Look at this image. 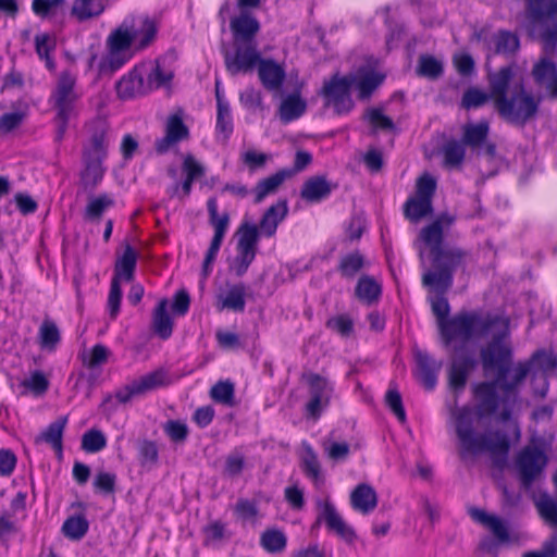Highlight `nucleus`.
<instances>
[{"label":"nucleus","instance_id":"obj_51","mask_svg":"<svg viewBox=\"0 0 557 557\" xmlns=\"http://www.w3.org/2000/svg\"><path fill=\"white\" fill-rule=\"evenodd\" d=\"M364 120H367L373 127L374 131H394L395 124L391 117L384 115L382 110L379 108H370L364 113Z\"/></svg>","mask_w":557,"mask_h":557},{"label":"nucleus","instance_id":"obj_33","mask_svg":"<svg viewBox=\"0 0 557 557\" xmlns=\"http://www.w3.org/2000/svg\"><path fill=\"white\" fill-rule=\"evenodd\" d=\"M304 379L308 383L310 397L330 404L333 386L327 379L317 373L305 374Z\"/></svg>","mask_w":557,"mask_h":557},{"label":"nucleus","instance_id":"obj_30","mask_svg":"<svg viewBox=\"0 0 557 557\" xmlns=\"http://www.w3.org/2000/svg\"><path fill=\"white\" fill-rule=\"evenodd\" d=\"M557 74V63L547 57L540 58L532 66L531 76L534 84L542 88L549 85Z\"/></svg>","mask_w":557,"mask_h":557},{"label":"nucleus","instance_id":"obj_6","mask_svg":"<svg viewBox=\"0 0 557 557\" xmlns=\"http://www.w3.org/2000/svg\"><path fill=\"white\" fill-rule=\"evenodd\" d=\"M89 129L90 139L83 150L84 170L81 174V182L86 190H92L102 181V162L107 157L109 126L104 120L98 119L90 123Z\"/></svg>","mask_w":557,"mask_h":557},{"label":"nucleus","instance_id":"obj_20","mask_svg":"<svg viewBox=\"0 0 557 557\" xmlns=\"http://www.w3.org/2000/svg\"><path fill=\"white\" fill-rule=\"evenodd\" d=\"M336 185L326 180L325 176H312L308 178L300 190L304 200L314 203L326 199Z\"/></svg>","mask_w":557,"mask_h":557},{"label":"nucleus","instance_id":"obj_18","mask_svg":"<svg viewBox=\"0 0 557 557\" xmlns=\"http://www.w3.org/2000/svg\"><path fill=\"white\" fill-rule=\"evenodd\" d=\"M354 81L352 87L358 92L360 100H368L372 94L382 85L385 76L373 70L360 69L356 74L347 75Z\"/></svg>","mask_w":557,"mask_h":557},{"label":"nucleus","instance_id":"obj_22","mask_svg":"<svg viewBox=\"0 0 557 557\" xmlns=\"http://www.w3.org/2000/svg\"><path fill=\"white\" fill-rule=\"evenodd\" d=\"M293 176V171L283 169L259 181L253 189L255 202L260 203L265 197L275 194L285 180Z\"/></svg>","mask_w":557,"mask_h":557},{"label":"nucleus","instance_id":"obj_1","mask_svg":"<svg viewBox=\"0 0 557 557\" xmlns=\"http://www.w3.org/2000/svg\"><path fill=\"white\" fill-rule=\"evenodd\" d=\"M532 367L531 361L519 362L513 368L510 380L507 375L496 376L491 381L473 383L472 396L475 400V411L463 406L451 411L455 421V431L459 441V456L465 459L468 455L490 453L493 466L504 468L510 450V438L506 432L495 430L490 433H480L474 429V416L478 418H494L497 422L513 426L517 440L521 432L518 422L513 419V411L519 401V387L527 379Z\"/></svg>","mask_w":557,"mask_h":557},{"label":"nucleus","instance_id":"obj_37","mask_svg":"<svg viewBox=\"0 0 557 557\" xmlns=\"http://www.w3.org/2000/svg\"><path fill=\"white\" fill-rule=\"evenodd\" d=\"M89 522L84 515L70 516L62 524L63 535L72 541L82 540L88 532Z\"/></svg>","mask_w":557,"mask_h":557},{"label":"nucleus","instance_id":"obj_64","mask_svg":"<svg viewBox=\"0 0 557 557\" xmlns=\"http://www.w3.org/2000/svg\"><path fill=\"white\" fill-rule=\"evenodd\" d=\"M366 227L367 221L364 216L361 214L354 215L346 227L347 238L351 242L359 240Z\"/></svg>","mask_w":557,"mask_h":557},{"label":"nucleus","instance_id":"obj_54","mask_svg":"<svg viewBox=\"0 0 557 557\" xmlns=\"http://www.w3.org/2000/svg\"><path fill=\"white\" fill-rule=\"evenodd\" d=\"M109 349L102 345H95L89 352H85L83 356V364L89 369L98 368L108 361Z\"/></svg>","mask_w":557,"mask_h":557},{"label":"nucleus","instance_id":"obj_41","mask_svg":"<svg viewBox=\"0 0 557 557\" xmlns=\"http://www.w3.org/2000/svg\"><path fill=\"white\" fill-rule=\"evenodd\" d=\"M210 397L218 404L234 406L235 405V386L230 381H219L210 389Z\"/></svg>","mask_w":557,"mask_h":557},{"label":"nucleus","instance_id":"obj_52","mask_svg":"<svg viewBox=\"0 0 557 557\" xmlns=\"http://www.w3.org/2000/svg\"><path fill=\"white\" fill-rule=\"evenodd\" d=\"M165 133L174 141L184 140L189 136L188 127L184 124L183 117L180 114L169 116L165 125Z\"/></svg>","mask_w":557,"mask_h":557},{"label":"nucleus","instance_id":"obj_48","mask_svg":"<svg viewBox=\"0 0 557 557\" xmlns=\"http://www.w3.org/2000/svg\"><path fill=\"white\" fill-rule=\"evenodd\" d=\"M107 445V438L100 430H89L82 437V449L86 453H98Z\"/></svg>","mask_w":557,"mask_h":557},{"label":"nucleus","instance_id":"obj_45","mask_svg":"<svg viewBox=\"0 0 557 557\" xmlns=\"http://www.w3.org/2000/svg\"><path fill=\"white\" fill-rule=\"evenodd\" d=\"M520 46L517 35L508 30H499L495 37V51L499 54H513Z\"/></svg>","mask_w":557,"mask_h":557},{"label":"nucleus","instance_id":"obj_38","mask_svg":"<svg viewBox=\"0 0 557 557\" xmlns=\"http://www.w3.org/2000/svg\"><path fill=\"white\" fill-rule=\"evenodd\" d=\"M366 259L359 251L341 257L337 271L345 278H354L364 267Z\"/></svg>","mask_w":557,"mask_h":557},{"label":"nucleus","instance_id":"obj_2","mask_svg":"<svg viewBox=\"0 0 557 557\" xmlns=\"http://www.w3.org/2000/svg\"><path fill=\"white\" fill-rule=\"evenodd\" d=\"M512 78L511 66H503L497 72L488 74L492 100L495 110L505 122L524 127L537 116L543 97L527 91L522 83L516 84L509 91Z\"/></svg>","mask_w":557,"mask_h":557},{"label":"nucleus","instance_id":"obj_10","mask_svg":"<svg viewBox=\"0 0 557 557\" xmlns=\"http://www.w3.org/2000/svg\"><path fill=\"white\" fill-rule=\"evenodd\" d=\"M315 507L318 515L312 529L318 528L323 522L329 532L335 534L346 544L351 545L356 542V531L343 519L329 497L317 499Z\"/></svg>","mask_w":557,"mask_h":557},{"label":"nucleus","instance_id":"obj_46","mask_svg":"<svg viewBox=\"0 0 557 557\" xmlns=\"http://www.w3.org/2000/svg\"><path fill=\"white\" fill-rule=\"evenodd\" d=\"M490 99H492L491 87L488 94L476 87H470L463 92L461 107L467 110L476 109L484 106Z\"/></svg>","mask_w":557,"mask_h":557},{"label":"nucleus","instance_id":"obj_26","mask_svg":"<svg viewBox=\"0 0 557 557\" xmlns=\"http://www.w3.org/2000/svg\"><path fill=\"white\" fill-rule=\"evenodd\" d=\"M207 209L209 213V222L214 230V235L210 244H221L224 235L228 228L230 215L227 212L219 214L216 198L211 197L207 201Z\"/></svg>","mask_w":557,"mask_h":557},{"label":"nucleus","instance_id":"obj_53","mask_svg":"<svg viewBox=\"0 0 557 557\" xmlns=\"http://www.w3.org/2000/svg\"><path fill=\"white\" fill-rule=\"evenodd\" d=\"M145 74H147L149 91L164 86L173 78V73L171 71L163 70L159 62H156L149 72L146 71Z\"/></svg>","mask_w":557,"mask_h":557},{"label":"nucleus","instance_id":"obj_21","mask_svg":"<svg viewBox=\"0 0 557 557\" xmlns=\"http://www.w3.org/2000/svg\"><path fill=\"white\" fill-rule=\"evenodd\" d=\"M350 505L354 510L362 515H368L372 512L377 505V494L371 485L360 483L350 493Z\"/></svg>","mask_w":557,"mask_h":557},{"label":"nucleus","instance_id":"obj_44","mask_svg":"<svg viewBox=\"0 0 557 557\" xmlns=\"http://www.w3.org/2000/svg\"><path fill=\"white\" fill-rule=\"evenodd\" d=\"M113 203V199L106 194L98 197H91L85 209V218L90 221H98L106 209L112 207Z\"/></svg>","mask_w":557,"mask_h":557},{"label":"nucleus","instance_id":"obj_61","mask_svg":"<svg viewBox=\"0 0 557 557\" xmlns=\"http://www.w3.org/2000/svg\"><path fill=\"white\" fill-rule=\"evenodd\" d=\"M385 403L400 422L406 421V411L403 406L400 393L395 388H389L385 395Z\"/></svg>","mask_w":557,"mask_h":557},{"label":"nucleus","instance_id":"obj_28","mask_svg":"<svg viewBox=\"0 0 557 557\" xmlns=\"http://www.w3.org/2000/svg\"><path fill=\"white\" fill-rule=\"evenodd\" d=\"M490 133V125L486 121L479 123H467L462 126L461 141L472 149L480 148L485 144Z\"/></svg>","mask_w":557,"mask_h":557},{"label":"nucleus","instance_id":"obj_58","mask_svg":"<svg viewBox=\"0 0 557 557\" xmlns=\"http://www.w3.org/2000/svg\"><path fill=\"white\" fill-rule=\"evenodd\" d=\"M236 236L238 237L237 244H256L257 240L263 237L258 225L249 222H243L239 225Z\"/></svg>","mask_w":557,"mask_h":557},{"label":"nucleus","instance_id":"obj_7","mask_svg":"<svg viewBox=\"0 0 557 557\" xmlns=\"http://www.w3.org/2000/svg\"><path fill=\"white\" fill-rule=\"evenodd\" d=\"M495 313L482 314L476 311H463L441 322L438 327L444 345L449 346L455 339L467 342L473 336L485 337L493 324Z\"/></svg>","mask_w":557,"mask_h":557},{"label":"nucleus","instance_id":"obj_55","mask_svg":"<svg viewBox=\"0 0 557 557\" xmlns=\"http://www.w3.org/2000/svg\"><path fill=\"white\" fill-rule=\"evenodd\" d=\"M301 469L308 478L314 481L319 480L321 476V466L318 456L310 446L306 447Z\"/></svg>","mask_w":557,"mask_h":557},{"label":"nucleus","instance_id":"obj_60","mask_svg":"<svg viewBox=\"0 0 557 557\" xmlns=\"http://www.w3.org/2000/svg\"><path fill=\"white\" fill-rule=\"evenodd\" d=\"M529 361H531V367L535 364L543 372L553 371L557 368V358L545 350L535 351Z\"/></svg>","mask_w":557,"mask_h":557},{"label":"nucleus","instance_id":"obj_9","mask_svg":"<svg viewBox=\"0 0 557 557\" xmlns=\"http://www.w3.org/2000/svg\"><path fill=\"white\" fill-rule=\"evenodd\" d=\"M547 463L548 457L543 447L531 444L522 447L515 459L521 486L524 490L531 488L543 475Z\"/></svg>","mask_w":557,"mask_h":557},{"label":"nucleus","instance_id":"obj_12","mask_svg":"<svg viewBox=\"0 0 557 557\" xmlns=\"http://www.w3.org/2000/svg\"><path fill=\"white\" fill-rule=\"evenodd\" d=\"M534 506L540 518L549 528L557 529V499L543 493L534 502ZM544 557H556L557 555V533L550 535L539 550Z\"/></svg>","mask_w":557,"mask_h":557},{"label":"nucleus","instance_id":"obj_19","mask_svg":"<svg viewBox=\"0 0 557 557\" xmlns=\"http://www.w3.org/2000/svg\"><path fill=\"white\" fill-rule=\"evenodd\" d=\"M288 206L286 200H278L270 206L263 213L258 227L263 237H271L275 234L277 225L286 218Z\"/></svg>","mask_w":557,"mask_h":557},{"label":"nucleus","instance_id":"obj_31","mask_svg":"<svg viewBox=\"0 0 557 557\" xmlns=\"http://www.w3.org/2000/svg\"><path fill=\"white\" fill-rule=\"evenodd\" d=\"M307 103L298 92L288 95L283 99L278 109V115L282 122L289 123L299 119L306 111Z\"/></svg>","mask_w":557,"mask_h":557},{"label":"nucleus","instance_id":"obj_17","mask_svg":"<svg viewBox=\"0 0 557 557\" xmlns=\"http://www.w3.org/2000/svg\"><path fill=\"white\" fill-rule=\"evenodd\" d=\"M417 379L426 391H433L437 384V374L442 368V361H436L425 351L416 354Z\"/></svg>","mask_w":557,"mask_h":557},{"label":"nucleus","instance_id":"obj_49","mask_svg":"<svg viewBox=\"0 0 557 557\" xmlns=\"http://www.w3.org/2000/svg\"><path fill=\"white\" fill-rule=\"evenodd\" d=\"M216 132L218 134H222L223 141H226V139L233 132V123L228 104L223 102L222 100H219Z\"/></svg>","mask_w":557,"mask_h":557},{"label":"nucleus","instance_id":"obj_15","mask_svg":"<svg viewBox=\"0 0 557 557\" xmlns=\"http://www.w3.org/2000/svg\"><path fill=\"white\" fill-rule=\"evenodd\" d=\"M258 69V77L262 86L270 91L278 90L285 81V69L273 59H263L259 53V59L255 63Z\"/></svg>","mask_w":557,"mask_h":557},{"label":"nucleus","instance_id":"obj_24","mask_svg":"<svg viewBox=\"0 0 557 557\" xmlns=\"http://www.w3.org/2000/svg\"><path fill=\"white\" fill-rule=\"evenodd\" d=\"M453 223L454 218L442 214L421 231L420 237L424 244H442Z\"/></svg>","mask_w":557,"mask_h":557},{"label":"nucleus","instance_id":"obj_57","mask_svg":"<svg viewBox=\"0 0 557 557\" xmlns=\"http://www.w3.org/2000/svg\"><path fill=\"white\" fill-rule=\"evenodd\" d=\"M416 187L417 191L414 197L432 202V198L436 190V181L432 175L428 173L421 175L417 180Z\"/></svg>","mask_w":557,"mask_h":557},{"label":"nucleus","instance_id":"obj_43","mask_svg":"<svg viewBox=\"0 0 557 557\" xmlns=\"http://www.w3.org/2000/svg\"><path fill=\"white\" fill-rule=\"evenodd\" d=\"M39 344L45 349H54L61 341L57 324L49 319L44 320L39 327Z\"/></svg>","mask_w":557,"mask_h":557},{"label":"nucleus","instance_id":"obj_40","mask_svg":"<svg viewBox=\"0 0 557 557\" xmlns=\"http://www.w3.org/2000/svg\"><path fill=\"white\" fill-rule=\"evenodd\" d=\"M433 211L432 202L418 197L407 199L404 205V214L410 222H419Z\"/></svg>","mask_w":557,"mask_h":557},{"label":"nucleus","instance_id":"obj_32","mask_svg":"<svg viewBox=\"0 0 557 557\" xmlns=\"http://www.w3.org/2000/svg\"><path fill=\"white\" fill-rule=\"evenodd\" d=\"M257 255V246H237L236 255L228 258L230 271L243 276Z\"/></svg>","mask_w":557,"mask_h":557},{"label":"nucleus","instance_id":"obj_36","mask_svg":"<svg viewBox=\"0 0 557 557\" xmlns=\"http://www.w3.org/2000/svg\"><path fill=\"white\" fill-rule=\"evenodd\" d=\"M443 163L448 169H458L465 161L466 146L460 140L450 139L442 147Z\"/></svg>","mask_w":557,"mask_h":557},{"label":"nucleus","instance_id":"obj_16","mask_svg":"<svg viewBox=\"0 0 557 557\" xmlns=\"http://www.w3.org/2000/svg\"><path fill=\"white\" fill-rule=\"evenodd\" d=\"M145 67H135L116 83V92L120 98L128 99L149 91L145 81Z\"/></svg>","mask_w":557,"mask_h":557},{"label":"nucleus","instance_id":"obj_50","mask_svg":"<svg viewBox=\"0 0 557 557\" xmlns=\"http://www.w3.org/2000/svg\"><path fill=\"white\" fill-rule=\"evenodd\" d=\"M163 431L176 444L185 443L189 434L188 425L181 420H168L163 424Z\"/></svg>","mask_w":557,"mask_h":557},{"label":"nucleus","instance_id":"obj_4","mask_svg":"<svg viewBox=\"0 0 557 557\" xmlns=\"http://www.w3.org/2000/svg\"><path fill=\"white\" fill-rule=\"evenodd\" d=\"M230 28L233 35L234 52L223 49L225 69L232 76L238 73H251L259 59L256 36L260 30V23L248 12H240L238 16L231 20Z\"/></svg>","mask_w":557,"mask_h":557},{"label":"nucleus","instance_id":"obj_23","mask_svg":"<svg viewBox=\"0 0 557 557\" xmlns=\"http://www.w3.org/2000/svg\"><path fill=\"white\" fill-rule=\"evenodd\" d=\"M67 423V416L59 417L35 437V444H49L58 454H62L63 432Z\"/></svg>","mask_w":557,"mask_h":557},{"label":"nucleus","instance_id":"obj_8","mask_svg":"<svg viewBox=\"0 0 557 557\" xmlns=\"http://www.w3.org/2000/svg\"><path fill=\"white\" fill-rule=\"evenodd\" d=\"M79 99L76 91V77L70 71L60 73L49 102L55 110L57 133L55 139L62 140L67 128L69 120L75 113V106Z\"/></svg>","mask_w":557,"mask_h":557},{"label":"nucleus","instance_id":"obj_63","mask_svg":"<svg viewBox=\"0 0 557 557\" xmlns=\"http://www.w3.org/2000/svg\"><path fill=\"white\" fill-rule=\"evenodd\" d=\"M121 299H122L121 282H117V280H112L111 285H110L109 297H108V308H109L110 317L112 319H115L117 313L120 312Z\"/></svg>","mask_w":557,"mask_h":557},{"label":"nucleus","instance_id":"obj_27","mask_svg":"<svg viewBox=\"0 0 557 557\" xmlns=\"http://www.w3.org/2000/svg\"><path fill=\"white\" fill-rule=\"evenodd\" d=\"M246 308V286L238 283L230 286L224 296L219 297L218 309H228L234 312H244Z\"/></svg>","mask_w":557,"mask_h":557},{"label":"nucleus","instance_id":"obj_47","mask_svg":"<svg viewBox=\"0 0 557 557\" xmlns=\"http://www.w3.org/2000/svg\"><path fill=\"white\" fill-rule=\"evenodd\" d=\"M135 34H133L127 28L119 27L115 29L108 39V44L111 52H121L127 50L134 39Z\"/></svg>","mask_w":557,"mask_h":557},{"label":"nucleus","instance_id":"obj_14","mask_svg":"<svg viewBox=\"0 0 557 557\" xmlns=\"http://www.w3.org/2000/svg\"><path fill=\"white\" fill-rule=\"evenodd\" d=\"M165 384V373L162 370L150 372L138 380H134L123 388L116 391L115 398L121 404L128 403L133 397L144 395Z\"/></svg>","mask_w":557,"mask_h":557},{"label":"nucleus","instance_id":"obj_13","mask_svg":"<svg viewBox=\"0 0 557 557\" xmlns=\"http://www.w3.org/2000/svg\"><path fill=\"white\" fill-rule=\"evenodd\" d=\"M448 369V386L456 396L463 392L470 373L475 369L478 361L469 352L456 348Z\"/></svg>","mask_w":557,"mask_h":557},{"label":"nucleus","instance_id":"obj_29","mask_svg":"<svg viewBox=\"0 0 557 557\" xmlns=\"http://www.w3.org/2000/svg\"><path fill=\"white\" fill-rule=\"evenodd\" d=\"M152 327L162 339H168L173 333V321L168 312V299H161L153 310Z\"/></svg>","mask_w":557,"mask_h":557},{"label":"nucleus","instance_id":"obj_56","mask_svg":"<svg viewBox=\"0 0 557 557\" xmlns=\"http://www.w3.org/2000/svg\"><path fill=\"white\" fill-rule=\"evenodd\" d=\"M35 48L40 59L46 61L49 69L54 67V62L50 57V51L54 48L50 36L48 34H38L35 36Z\"/></svg>","mask_w":557,"mask_h":557},{"label":"nucleus","instance_id":"obj_39","mask_svg":"<svg viewBox=\"0 0 557 557\" xmlns=\"http://www.w3.org/2000/svg\"><path fill=\"white\" fill-rule=\"evenodd\" d=\"M260 545L270 554H278L286 548L287 537L280 529H267L260 536Z\"/></svg>","mask_w":557,"mask_h":557},{"label":"nucleus","instance_id":"obj_11","mask_svg":"<svg viewBox=\"0 0 557 557\" xmlns=\"http://www.w3.org/2000/svg\"><path fill=\"white\" fill-rule=\"evenodd\" d=\"M354 81L347 75H334L330 82L323 85L321 95L325 99V106H332L336 114L348 113L354 108L350 89Z\"/></svg>","mask_w":557,"mask_h":557},{"label":"nucleus","instance_id":"obj_42","mask_svg":"<svg viewBox=\"0 0 557 557\" xmlns=\"http://www.w3.org/2000/svg\"><path fill=\"white\" fill-rule=\"evenodd\" d=\"M443 63L433 55L422 54L419 57L417 74L430 79H437L443 74Z\"/></svg>","mask_w":557,"mask_h":557},{"label":"nucleus","instance_id":"obj_5","mask_svg":"<svg viewBox=\"0 0 557 557\" xmlns=\"http://www.w3.org/2000/svg\"><path fill=\"white\" fill-rule=\"evenodd\" d=\"M487 336H491L480 349V361L484 373L496 371L499 379L508 375L513 358L510 343V320L506 315L497 314L493 318Z\"/></svg>","mask_w":557,"mask_h":557},{"label":"nucleus","instance_id":"obj_3","mask_svg":"<svg viewBox=\"0 0 557 557\" xmlns=\"http://www.w3.org/2000/svg\"><path fill=\"white\" fill-rule=\"evenodd\" d=\"M421 258L428 256L431 259L433 270L422 275L423 286L430 287L440 294L431 301L433 314L441 322L448 319L450 306L444 294L451 287L455 270L463 262L465 252L456 246H425L419 251Z\"/></svg>","mask_w":557,"mask_h":557},{"label":"nucleus","instance_id":"obj_25","mask_svg":"<svg viewBox=\"0 0 557 557\" xmlns=\"http://www.w3.org/2000/svg\"><path fill=\"white\" fill-rule=\"evenodd\" d=\"M137 252L132 248V246H126V249L124 250L122 256L117 257L116 259L114 265V275L112 280H117V282L133 281L137 264Z\"/></svg>","mask_w":557,"mask_h":557},{"label":"nucleus","instance_id":"obj_35","mask_svg":"<svg viewBox=\"0 0 557 557\" xmlns=\"http://www.w3.org/2000/svg\"><path fill=\"white\" fill-rule=\"evenodd\" d=\"M106 9L103 0H76L71 9V14L79 22L99 16Z\"/></svg>","mask_w":557,"mask_h":557},{"label":"nucleus","instance_id":"obj_59","mask_svg":"<svg viewBox=\"0 0 557 557\" xmlns=\"http://www.w3.org/2000/svg\"><path fill=\"white\" fill-rule=\"evenodd\" d=\"M92 484L97 492L106 495L113 494L115 492L116 475L111 472H98Z\"/></svg>","mask_w":557,"mask_h":557},{"label":"nucleus","instance_id":"obj_62","mask_svg":"<svg viewBox=\"0 0 557 557\" xmlns=\"http://www.w3.org/2000/svg\"><path fill=\"white\" fill-rule=\"evenodd\" d=\"M22 385L35 395H42L49 388V381L41 371H35L29 379L23 381Z\"/></svg>","mask_w":557,"mask_h":557},{"label":"nucleus","instance_id":"obj_34","mask_svg":"<svg viewBox=\"0 0 557 557\" xmlns=\"http://www.w3.org/2000/svg\"><path fill=\"white\" fill-rule=\"evenodd\" d=\"M382 294V288L377 282L368 275L361 276L355 287L356 297L367 304L372 305L376 302Z\"/></svg>","mask_w":557,"mask_h":557}]
</instances>
